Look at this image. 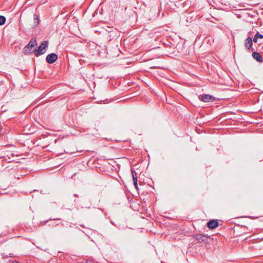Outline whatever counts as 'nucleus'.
I'll list each match as a JSON object with an SVG mask.
<instances>
[{
    "label": "nucleus",
    "mask_w": 263,
    "mask_h": 263,
    "mask_svg": "<svg viewBox=\"0 0 263 263\" xmlns=\"http://www.w3.org/2000/svg\"><path fill=\"white\" fill-rule=\"evenodd\" d=\"M37 46V42L35 39L32 38L28 44L24 48L25 54H29L34 53V47Z\"/></svg>",
    "instance_id": "obj_1"
},
{
    "label": "nucleus",
    "mask_w": 263,
    "mask_h": 263,
    "mask_svg": "<svg viewBox=\"0 0 263 263\" xmlns=\"http://www.w3.org/2000/svg\"><path fill=\"white\" fill-rule=\"evenodd\" d=\"M48 41H43L41 44L38 47V49L34 50V54L35 57L44 54L45 52V49L48 47Z\"/></svg>",
    "instance_id": "obj_2"
},
{
    "label": "nucleus",
    "mask_w": 263,
    "mask_h": 263,
    "mask_svg": "<svg viewBox=\"0 0 263 263\" xmlns=\"http://www.w3.org/2000/svg\"><path fill=\"white\" fill-rule=\"evenodd\" d=\"M58 59V55L54 53L48 54L46 58V61L49 64H52Z\"/></svg>",
    "instance_id": "obj_3"
},
{
    "label": "nucleus",
    "mask_w": 263,
    "mask_h": 263,
    "mask_svg": "<svg viewBox=\"0 0 263 263\" xmlns=\"http://www.w3.org/2000/svg\"><path fill=\"white\" fill-rule=\"evenodd\" d=\"M200 99L204 102H212L215 100V98L212 95L206 94L202 95Z\"/></svg>",
    "instance_id": "obj_4"
},
{
    "label": "nucleus",
    "mask_w": 263,
    "mask_h": 263,
    "mask_svg": "<svg viewBox=\"0 0 263 263\" xmlns=\"http://www.w3.org/2000/svg\"><path fill=\"white\" fill-rule=\"evenodd\" d=\"M219 223L217 220H210L207 222V227L210 229H214L218 226Z\"/></svg>",
    "instance_id": "obj_5"
},
{
    "label": "nucleus",
    "mask_w": 263,
    "mask_h": 263,
    "mask_svg": "<svg viewBox=\"0 0 263 263\" xmlns=\"http://www.w3.org/2000/svg\"><path fill=\"white\" fill-rule=\"evenodd\" d=\"M252 57L258 62L261 63L263 61L261 54L257 51H254L252 53Z\"/></svg>",
    "instance_id": "obj_6"
},
{
    "label": "nucleus",
    "mask_w": 263,
    "mask_h": 263,
    "mask_svg": "<svg viewBox=\"0 0 263 263\" xmlns=\"http://www.w3.org/2000/svg\"><path fill=\"white\" fill-rule=\"evenodd\" d=\"M252 44V39L251 37H247L245 40V47L247 49H250Z\"/></svg>",
    "instance_id": "obj_7"
},
{
    "label": "nucleus",
    "mask_w": 263,
    "mask_h": 263,
    "mask_svg": "<svg viewBox=\"0 0 263 263\" xmlns=\"http://www.w3.org/2000/svg\"><path fill=\"white\" fill-rule=\"evenodd\" d=\"M205 236L202 235L200 234H196L195 236V238L198 240V241L200 243L203 242L205 241Z\"/></svg>",
    "instance_id": "obj_8"
},
{
    "label": "nucleus",
    "mask_w": 263,
    "mask_h": 263,
    "mask_svg": "<svg viewBox=\"0 0 263 263\" xmlns=\"http://www.w3.org/2000/svg\"><path fill=\"white\" fill-rule=\"evenodd\" d=\"M33 24L32 25V27L33 28L36 27L39 24L40 21L39 18V16L36 14H34L33 15Z\"/></svg>",
    "instance_id": "obj_9"
},
{
    "label": "nucleus",
    "mask_w": 263,
    "mask_h": 263,
    "mask_svg": "<svg viewBox=\"0 0 263 263\" xmlns=\"http://www.w3.org/2000/svg\"><path fill=\"white\" fill-rule=\"evenodd\" d=\"M258 38L262 39L263 38V35L260 34L258 32H257L255 35H254L253 37V41L254 42L256 43L257 42Z\"/></svg>",
    "instance_id": "obj_10"
},
{
    "label": "nucleus",
    "mask_w": 263,
    "mask_h": 263,
    "mask_svg": "<svg viewBox=\"0 0 263 263\" xmlns=\"http://www.w3.org/2000/svg\"><path fill=\"white\" fill-rule=\"evenodd\" d=\"M2 256L3 258H7L8 257H13V255L12 253L7 254L6 253H3L2 254Z\"/></svg>",
    "instance_id": "obj_11"
},
{
    "label": "nucleus",
    "mask_w": 263,
    "mask_h": 263,
    "mask_svg": "<svg viewBox=\"0 0 263 263\" xmlns=\"http://www.w3.org/2000/svg\"><path fill=\"white\" fill-rule=\"evenodd\" d=\"M6 17L4 16L0 15V25H4L6 22Z\"/></svg>",
    "instance_id": "obj_12"
},
{
    "label": "nucleus",
    "mask_w": 263,
    "mask_h": 263,
    "mask_svg": "<svg viewBox=\"0 0 263 263\" xmlns=\"http://www.w3.org/2000/svg\"><path fill=\"white\" fill-rule=\"evenodd\" d=\"M85 263H96V262L92 259H88L86 261Z\"/></svg>",
    "instance_id": "obj_13"
},
{
    "label": "nucleus",
    "mask_w": 263,
    "mask_h": 263,
    "mask_svg": "<svg viewBox=\"0 0 263 263\" xmlns=\"http://www.w3.org/2000/svg\"><path fill=\"white\" fill-rule=\"evenodd\" d=\"M131 171H132L133 177H134H134H137V174L136 173V171L134 169H132Z\"/></svg>",
    "instance_id": "obj_14"
},
{
    "label": "nucleus",
    "mask_w": 263,
    "mask_h": 263,
    "mask_svg": "<svg viewBox=\"0 0 263 263\" xmlns=\"http://www.w3.org/2000/svg\"><path fill=\"white\" fill-rule=\"evenodd\" d=\"M134 186L135 187V188L137 190H138V183L137 182H134Z\"/></svg>",
    "instance_id": "obj_15"
},
{
    "label": "nucleus",
    "mask_w": 263,
    "mask_h": 263,
    "mask_svg": "<svg viewBox=\"0 0 263 263\" xmlns=\"http://www.w3.org/2000/svg\"><path fill=\"white\" fill-rule=\"evenodd\" d=\"M133 178L134 182H136L138 181L137 177H134H134H133Z\"/></svg>",
    "instance_id": "obj_16"
},
{
    "label": "nucleus",
    "mask_w": 263,
    "mask_h": 263,
    "mask_svg": "<svg viewBox=\"0 0 263 263\" xmlns=\"http://www.w3.org/2000/svg\"><path fill=\"white\" fill-rule=\"evenodd\" d=\"M53 220H60V218H54L53 219Z\"/></svg>",
    "instance_id": "obj_17"
},
{
    "label": "nucleus",
    "mask_w": 263,
    "mask_h": 263,
    "mask_svg": "<svg viewBox=\"0 0 263 263\" xmlns=\"http://www.w3.org/2000/svg\"><path fill=\"white\" fill-rule=\"evenodd\" d=\"M12 263H20V262H17V261H14V262H13Z\"/></svg>",
    "instance_id": "obj_18"
},
{
    "label": "nucleus",
    "mask_w": 263,
    "mask_h": 263,
    "mask_svg": "<svg viewBox=\"0 0 263 263\" xmlns=\"http://www.w3.org/2000/svg\"><path fill=\"white\" fill-rule=\"evenodd\" d=\"M73 196H76V197H77V194H74Z\"/></svg>",
    "instance_id": "obj_19"
}]
</instances>
